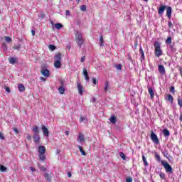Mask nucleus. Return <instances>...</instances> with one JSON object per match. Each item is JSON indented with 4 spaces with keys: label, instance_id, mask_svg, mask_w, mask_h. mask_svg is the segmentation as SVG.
<instances>
[{
    "label": "nucleus",
    "instance_id": "28",
    "mask_svg": "<svg viewBox=\"0 0 182 182\" xmlns=\"http://www.w3.org/2000/svg\"><path fill=\"white\" fill-rule=\"evenodd\" d=\"M44 177H45V178L46 179L47 181L50 182L52 181V179L50 178V176L48 173H46L44 174Z\"/></svg>",
    "mask_w": 182,
    "mask_h": 182
},
{
    "label": "nucleus",
    "instance_id": "2",
    "mask_svg": "<svg viewBox=\"0 0 182 182\" xmlns=\"http://www.w3.org/2000/svg\"><path fill=\"white\" fill-rule=\"evenodd\" d=\"M75 42L79 48H82V45L85 43V39H83V35L82 33L77 31L75 34Z\"/></svg>",
    "mask_w": 182,
    "mask_h": 182
},
{
    "label": "nucleus",
    "instance_id": "1",
    "mask_svg": "<svg viewBox=\"0 0 182 182\" xmlns=\"http://www.w3.org/2000/svg\"><path fill=\"white\" fill-rule=\"evenodd\" d=\"M54 66L57 69L62 66V53H58L54 55Z\"/></svg>",
    "mask_w": 182,
    "mask_h": 182
},
{
    "label": "nucleus",
    "instance_id": "63",
    "mask_svg": "<svg viewBox=\"0 0 182 182\" xmlns=\"http://www.w3.org/2000/svg\"><path fill=\"white\" fill-rule=\"evenodd\" d=\"M68 49L70 50V44L67 46Z\"/></svg>",
    "mask_w": 182,
    "mask_h": 182
},
{
    "label": "nucleus",
    "instance_id": "34",
    "mask_svg": "<svg viewBox=\"0 0 182 182\" xmlns=\"http://www.w3.org/2000/svg\"><path fill=\"white\" fill-rule=\"evenodd\" d=\"M4 40L8 43H11V42H12V38H11V37L9 36H6L4 38Z\"/></svg>",
    "mask_w": 182,
    "mask_h": 182
},
{
    "label": "nucleus",
    "instance_id": "8",
    "mask_svg": "<svg viewBox=\"0 0 182 182\" xmlns=\"http://www.w3.org/2000/svg\"><path fill=\"white\" fill-rule=\"evenodd\" d=\"M41 130L46 137H48V136H49V130L46 127H45V125H41Z\"/></svg>",
    "mask_w": 182,
    "mask_h": 182
},
{
    "label": "nucleus",
    "instance_id": "55",
    "mask_svg": "<svg viewBox=\"0 0 182 182\" xmlns=\"http://www.w3.org/2000/svg\"><path fill=\"white\" fill-rule=\"evenodd\" d=\"M133 181V179L132 178H127V182H132Z\"/></svg>",
    "mask_w": 182,
    "mask_h": 182
},
{
    "label": "nucleus",
    "instance_id": "46",
    "mask_svg": "<svg viewBox=\"0 0 182 182\" xmlns=\"http://www.w3.org/2000/svg\"><path fill=\"white\" fill-rule=\"evenodd\" d=\"M49 49L50 50H55V49H56V46H55L54 45H50Z\"/></svg>",
    "mask_w": 182,
    "mask_h": 182
},
{
    "label": "nucleus",
    "instance_id": "33",
    "mask_svg": "<svg viewBox=\"0 0 182 182\" xmlns=\"http://www.w3.org/2000/svg\"><path fill=\"white\" fill-rule=\"evenodd\" d=\"M80 122L82 123V122H87V118L83 116L80 117Z\"/></svg>",
    "mask_w": 182,
    "mask_h": 182
},
{
    "label": "nucleus",
    "instance_id": "23",
    "mask_svg": "<svg viewBox=\"0 0 182 182\" xmlns=\"http://www.w3.org/2000/svg\"><path fill=\"white\" fill-rule=\"evenodd\" d=\"M78 141H80V143H82V141H85V135H83L82 134H79Z\"/></svg>",
    "mask_w": 182,
    "mask_h": 182
},
{
    "label": "nucleus",
    "instance_id": "22",
    "mask_svg": "<svg viewBox=\"0 0 182 182\" xmlns=\"http://www.w3.org/2000/svg\"><path fill=\"white\" fill-rule=\"evenodd\" d=\"M18 89L21 92H25V85H23V84H19L18 86Z\"/></svg>",
    "mask_w": 182,
    "mask_h": 182
},
{
    "label": "nucleus",
    "instance_id": "21",
    "mask_svg": "<svg viewBox=\"0 0 182 182\" xmlns=\"http://www.w3.org/2000/svg\"><path fill=\"white\" fill-rule=\"evenodd\" d=\"M166 100H168V102H170V103H171V105H173V100H174V98L173 97V95H167Z\"/></svg>",
    "mask_w": 182,
    "mask_h": 182
},
{
    "label": "nucleus",
    "instance_id": "16",
    "mask_svg": "<svg viewBox=\"0 0 182 182\" xmlns=\"http://www.w3.org/2000/svg\"><path fill=\"white\" fill-rule=\"evenodd\" d=\"M148 92L151 96V99H154V91L153 90V88L148 87Z\"/></svg>",
    "mask_w": 182,
    "mask_h": 182
},
{
    "label": "nucleus",
    "instance_id": "17",
    "mask_svg": "<svg viewBox=\"0 0 182 182\" xmlns=\"http://www.w3.org/2000/svg\"><path fill=\"white\" fill-rule=\"evenodd\" d=\"M162 133L164 134V137H168V136H170V131H168L167 128L164 129L162 131Z\"/></svg>",
    "mask_w": 182,
    "mask_h": 182
},
{
    "label": "nucleus",
    "instance_id": "51",
    "mask_svg": "<svg viewBox=\"0 0 182 182\" xmlns=\"http://www.w3.org/2000/svg\"><path fill=\"white\" fill-rule=\"evenodd\" d=\"M27 140H28L29 141L30 140H32V136L29 134H27Z\"/></svg>",
    "mask_w": 182,
    "mask_h": 182
},
{
    "label": "nucleus",
    "instance_id": "9",
    "mask_svg": "<svg viewBox=\"0 0 182 182\" xmlns=\"http://www.w3.org/2000/svg\"><path fill=\"white\" fill-rule=\"evenodd\" d=\"M173 11V9L171 6H166V16L168 19H171V13Z\"/></svg>",
    "mask_w": 182,
    "mask_h": 182
},
{
    "label": "nucleus",
    "instance_id": "10",
    "mask_svg": "<svg viewBox=\"0 0 182 182\" xmlns=\"http://www.w3.org/2000/svg\"><path fill=\"white\" fill-rule=\"evenodd\" d=\"M77 87L79 95H80V96H82L83 95V86H82L79 83V82H77Z\"/></svg>",
    "mask_w": 182,
    "mask_h": 182
},
{
    "label": "nucleus",
    "instance_id": "29",
    "mask_svg": "<svg viewBox=\"0 0 182 182\" xmlns=\"http://www.w3.org/2000/svg\"><path fill=\"white\" fill-rule=\"evenodd\" d=\"M55 28L59 30L60 29V28H63V24L60 23H58L55 25Z\"/></svg>",
    "mask_w": 182,
    "mask_h": 182
},
{
    "label": "nucleus",
    "instance_id": "37",
    "mask_svg": "<svg viewBox=\"0 0 182 182\" xmlns=\"http://www.w3.org/2000/svg\"><path fill=\"white\" fill-rule=\"evenodd\" d=\"M109 81L105 82V92H107L109 90Z\"/></svg>",
    "mask_w": 182,
    "mask_h": 182
},
{
    "label": "nucleus",
    "instance_id": "40",
    "mask_svg": "<svg viewBox=\"0 0 182 182\" xmlns=\"http://www.w3.org/2000/svg\"><path fill=\"white\" fill-rule=\"evenodd\" d=\"M169 92H171V93H176V90H175V87L174 86H171L170 89H169Z\"/></svg>",
    "mask_w": 182,
    "mask_h": 182
},
{
    "label": "nucleus",
    "instance_id": "15",
    "mask_svg": "<svg viewBox=\"0 0 182 182\" xmlns=\"http://www.w3.org/2000/svg\"><path fill=\"white\" fill-rule=\"evenodd\" d=\"M46 151V148L43 146H38V153L39 154H45V152Z\"/></svg>",
    "mask_w": 182,
    "mask_h": 182
},
{
    "label": "nucleus",
    "instance_id": "58",
    "mask_svg": "<svg viewBox=\"0 0 182 182\" xmlns=\"http://www.w3.org/2000/svg\"><path fill=\"white\" fill-rule=\"evenodd\" d=\"M30 170H31V171H36V170L35 169V168L31 166L30 167Z\"/></svg>",
    "mask_w": 182,
    "mask_h": 182
},
{
    "label": "nucleus",
    "instance_id": "50",
    "mask_svg": "<svg viewBox=\"0 0 182 182\" xmlns=\"http://www.w3.org/2000/svg\"><path fill=\"white\" fill-rule=\"evenodd\" d=\"M92 83L94 85H97V80H96L95 77H92Z\"/></svg>",
    "mask_w": 182,
    "mask_h": 182
},
{
    "label": "nucleus",
    "instance_id": "32",
    "mask_svg": "<svg viewBox=\"0 0 182 182\" xmlns=\"http://www.w3.org/2000/svg\"><path fill=\"white\" fill-rule=\"evenodd\" d=\"M78 149L82 154V156H86V152L83 151V148H82L80 146H78Z\"/></svg>",
    "mask_w": 182,
    "mask_h": 182
},
{
    "label": "nucleus",
    "instance_id": "48",
    "mask_svg": "<svg viewBox=\"0 0 182 182\" xmlns=\"http://www.w3.org/2000/svg\"><path fill=\"white\" fill-rule=\"evenodd\" d=\"M0 140H5V136L2 132H0Z\"/></svg>",
    "mask_w": 182,
    "mask_h": 182
},
{
    "label": "nucleus",
    "instance_id": "20",
    "mask_svg": "<svg viewBox=\"0 0 182 182\" xmlns=\"http://www.w3.org/2000/svg\"><path fill=\"white\" fill-rule=\"evenodd\" d=\"M32 132L34 133L33 134H39V127L36 126L33 127Z\"/></svg>",
    "mask_w": 182,
    "mask_h": 182
},
{
    "label": "nucleus",
    "instance_id": "45",
    "mask_svg": "<svg viewBox=\"0 0 182 182\" xmlns=\"http://www.w3.org/2000/svg\"><path fill=\"white\" fill-rule=\"evenodd\" d=\"M178 105L182 107V100L180 97L178 98Z\"/></svg>",
    "mask_w": 182,
    "mask_h": 182
},
{
    "label": "nucleus",
    "instance_id": "56",
    "mask_svg": "<svg viewBox=\"0 0 182 182\" xmlns=\"http://www.w3.org/2000/svg\"><path fill=\"white\" fill-rule=\"evenodd\" d=\"M41 80H42L43 82H46V78L43 77H41Z\"/></svg>",
    "mask_w": 182,
    "mask_h": 182
},
{
    "label": "nucleus",
    "instance_id": "42",
    "mask_svg": "<svg viewBox=\"0 0 182 182\" xmlns=\"http://www.w3.org/2000/svg\"><path fill=\"white\" fill-rule=\"evenodd\" d=\"M155 157H156L157 161H161V158L160 157V155H159V154L156 153Z\"/></svg>",
    "mask_w": 182,
    "mask_h": 182
},
{
    "label": "nucleus",
    "instance_id": "35",
    "mask_svg": "<svg viewBox=\"0 0 182 182\" xmlns=\"http://www.w3.org/2000/svg\"><path fill=\"white\" fill-rule=\"evenodd\" d=\"M109 122L114 124L116 123V117H112L111 118H109Z\"/></svg>",
    "mask_w": 182,
    "mask_h": 182
},
{
    "label": "nucleus",
    "instance_id": "25",
    "mask_svg": "<svg viewBox=\"0 0 182 182\" xmlns=\"http://www.w3.org/2000/svg\"><path fill=\"white\" fill-rule=\"evenodd\" d=\"M142 161L145 167H149V163H147V159H146V156H144V155L142 156Z\"/></svg>",
    "mask_w": 182,
    "mask_h": 182
},
{
    "label": "nucleus",
    "instance_id": "38",
    "mask_svg": "<svg viewBox=\"0 0 182 182\" xmlns=\"http://www.w3.org/2000/svg\"><path fill=\"white\" fill-rule=\"evenodd\" d=\"M119 156L121 157V159H122V160H126V155H124V153L120 152Z\"/></svg>",
    "mask_w": 182,
    "mask_h": 182
},
{
    "label": "nucleus",
    "instance_id": "44",
    "mask_svg": "<svg viewBox=\"0 0 182 182\" xmlns=\"http://www.w3.org/2000/svg\"><path fill=\"white\" fill-rule=\"evenodd\" d=\"M115 68L117 69V70H122V64H117L115 65Z\"/></svg>",
    "mask_w": 182,
    "mask_h": 182
},
{
    "label": "nucleus",
    "instance_id": "30",
    "mask_svg": "<svg viewBox=\"0 0 182 182\" xmlns=\"http://www.w3.org/2000/svg\"><path fill=\"white\" fill-rule=\"evenodd\" d=\"M9 63H10L11 65H15V63H16V58H11L10 60H9Z\"/></svg>",
    "mask_w": 182,
    "mask_h": 182
},
{
    "label": "nucleus",
    "instance_id": "52",
    "mask_svg": "<svg viewBox=\"0 0 182 182\" xmlns=\"http://www.w3.org/2000/svg\"><path fill=\"white\" fill-rule=\"evenodd\" d=\"M65 15H66L67 16H70V11L66 10V11H65Z\"/></svg>",
    "mask_w": 182,
    "mask_h": 182
},
{
    "label": "nucleus",
    "instance_id": "19",
    "mask_svg": "<svg viewBox=\"0 0 182 182\" xmlns=\"http://www.w3.org/2000/svg\"><path fill=\"white\" fill-rule=\"evenodd\" d=\"M174 45H175L174 43H171V44H169V48L171 50V52H173V53L177 50Z\"/></svg>",
    "mask_w": 182,
    "mask_h": 182
},
{
    "label": "nucleus",
    "instance_id": "6",
    "mask_svg": "<svg viewBox=\"0 0 182 182\" xmlns=\"http://www.w3.org/2000/svg\"><path fill=\"white\" fill-rule=\"evenodd\" d=\"M151 139L155 144H159L160 143V140H159V137H157V134L154 133L153 131L151 132Z\"/></svg>",
    "mask_w": 182,
    "mask_h": 182
},
{
    "label": "nucleus",
    "instance_id": "53",
    "mask_svg": "<svg viewBox=\"0 0 182 182\" xmlns=\"http://www.w3.org/2000/svg\"><path fill=\"white\" fill-rule=\"evenodd\" d=\"M39 168L43 171H46V168H45V166H39Z\"/></svg>",
    "mask_w": 182,
    "mask_h": 182
},
{
    "label": "nucleus",
    "instance_id": "27",
    "mask_svg": "<svg viewBox=\"0 0 182 182\" xmlns=\"http://www.w3.org/2000/svg\"><path fill=\"white\" fill-rule=\"evenodd\" d=\"M38 157L41 161H44V160L46 159L45 154H39Z\"/></svg>",
    "mask_w": 182,
    "mask_h": 182
},
{
    "label": "nucleus",
    "instance_id": "54",
    "mask_svg": "<svg viewBox=\"0 0 182 182\" xmlns=\"http://www.w3.org/2000/svg\"><path fill=\"white\" fill-rule=\"evenodd\" d=\"M168 28H171L173 26V23L171 21L168 22Z\"/></svg>",
    "mask_w": 182,
    "mask_h": 182
},
{
    "label": "nucleus",
    "instance_id": "61",
    "mask_svg": "<svg viewBox=\"0 0 182 182\" xmlns=\"http://www.w3.org/2000/svg\"><path fill=\"white\" fill-rule=\"evenodd\" d=\"M85 56H83V57L81 58V60L80 61L81 62H85Z\"/></svg>",
    "mask_w": 182,
    "mask_h": 182
},
{
    "label": "nucleus",
    "instance_id": "14",
    "mask_svg": "<svg viewBox=\"0 0 182 182\" xmlns=\"http://www.w3.org/2000/svg\"><path fill=\"white\" fill-rule=\"evenodd\" d=\"M33 138L34 140V143H36V144H38L41 141V136H39V134H33Z\"/></svg>",
    "mask_w": 182,
    "mask_h": 182
},
{
    "label": "nucleus",
    "instance_id": "31",
    "mask_svg": "<svg viewBox=\"0 0 182 182\" xmlns=\"http://www.w3.org/2000/svg\"><path fill=\"white\" fill-rule=\"evenodd\" d=\"M171 41H172L171 36H169V37H168L167 39L166 40V43L167 45H170V44L173 43L171 42Z\"/></svg>",
    "mask_w": 182,
    "mask_h": 182
},
{
    "label": "nucleus",
    "instance_id": "49",
    "mask_svg": "<svg viewBox=\"0 0 182 182\" xmlns=\"http://www.w3.org/2000/svg\"><path fill=\"white\" fill-rule=\"evenodd\" d=\"M13 130H14V133H16V134H19V130H18V129L14 127Z\"/></svg>",
    "mask_w": 182,
    "mask_h": 182
},
{
    "label": "nucleus",
    "instance_id": "26",
    "mask_svg": "<svg viewBox=\"0 0 182 182\" xmlns=\"http://www.w3.org/2000/svg\"><path fill=\"white\" fill-rule=\"evenodd\" d=\"M7 170H8V168L5 167V166L0 165V171H1V173H6Z\"/></svg>",
    "mask_w": 182,
    "mask_h": 182
},
{
    "label": "nucleus",
    "instance_id": "60",
    "mask_svg": "<svg viewBox=\"0 0 182 182\" xmlns=\"http://www.w3.org/2000/svg\"><path fill=\"white\" fill-rule=\"evenodd\" d=\"M179 120L180 122H182V112H181Z\"/></svg>",
    "mask_w": 182,
    "mask_h": 182
},
{
    "label": "nucleus",
    "instance_id": "47",
    "mask_svg": "<svg viewBox=\"0 0 182 182\" xmlns=\"http://www.w3.org/2000/svg\"><path fill=\"white\" fill-rule=\"evenodd\" d=\"M4 89L7 93H11V89L9 87H4Z\"/></svg>",
    "mask_w": 182,
    "mask_h": 182
},
{
    "label": "nucleus",
    "instance_id": "24",
    "mask_svg": "<svg viewBox=\"0 0 182 182\" xmlns=\"http://www.w3.org/2000/svg\"><path fill=\"white\" fill-rule=\"evenodd\" d=\"M105 46V41L103 40V36L100 35V46Z\"/></svg>",
    "mask_w": 182,
    "mask_h": 182
},
{
    "label": "nucleus",
    "instance_id": "43",
    "mask_svg": "<svg viewBox=\"0 0 182 182\" xmlns=\"http://www.w3.org/2000/svg\"><path fill=\"white\" fill-rule=\"evenodd\" d=\"M80 11H82V12H86V5H82L80 6Z\"/></svg>",
    "mask_w": 182,
    "mask_h": 182
},
{
    "label": "nucleus",
    "instance_id": "5",
    "mask_svg": "<svg viewBox=\"0 0 182 182\" xmlns=\"http://www.w3.org/2000/svg\"><path fill=\"white\" fill-rule=\"evenodd\" d=\"M41 75L45 77H49L50 76V72L45 67H41Z\"/></svg>",
    "mask_w": 182,
    "mask_h": 182
},
{
    "label": "nucleus",
    "instance_id": "4",
    "mask_svg": "<svg viewBox=\"0 0 182 182\" xmlns=\"http://www.w3.org/2000/svg\"><path fill=\"white\" fill-rule=\"evenodd\" d=\"M161 164L164 167L166 171L170 174H173V168L170 166V164L167 161H162Z\"/></svg>",
    "mask_w": 182,
    "mask_h": 182
},
{
    "label": "nucleus",
    "instance_id": "39",
    "mask_svg": "<svg viewBox=\"0 0 182 182\" xmlns=\"http://www.w3.org/2000/svg\"><path fill=\"white\" fill-rule=\"evenodd\" d=\"M163 154H164V157H166V159H168V151L167 150L165 149L163 151Z\"/></svg>",
    "mask_w": 182,
    "mask_h": 182
},
{
    "label": "nucleus",
    "instance_id": "64",
    "mask_svg": "<svg viewBox=\"0 0 182 182\" xmlns=\"http://www.w3.org/2000/svg\"><path fill=\"white\" fill-rule=\"evenodd\" d=\"M92 102H96V98H93Z\"/></svg>",
    "mask_w": 182,
    "mask_h": 182
},
{
    "label": "nucleus",
    "instance_id": "36",
    "mask_svg": "<svg viewBox=\"0 0 182 182\" xmlns=\"http://www.w3.org/2000/svg\"><path fill=\"white\" fill-rule=\"evenodd\" d=\"M159 177H161V178L162 180H165L166 179V174H164V173L160 172L159 173Z\"/></svg>",
    "mask_w": 182,
    "mask_h": 182
},
{
    "label": "nucleus",
    "instance_id": "41",
    "mask_svg": "<svg viewBox=\"0 0 182 182\" xmlns=\"http://www.w3.org/2000/svg\"><path fill=\"white\" fill-rule=\"evenodd\" d=\"M13 48L15 49V50H21V44H18L16 46H14L13 47Z\"/></svg>",
    "mask_w": 182,
    "mask_h": 182
},
{
    "label": "nucleus",
    "instance_id": "11",
    "mask_svg": "<svg viewBox=\"0 0 182 182\" xmlns=\"http://www.w3.org/2000/svg\"><path fill=\"white\" fill-rule=\"evenodd\" d=\"M158 70L161 75H166V68H164V65H159L158 67Z\"/></svg>",
    "mask_w": 182,
    "mask_h": 182
},
{
    "label": "nucleus",
    "instance_id": "59",
    "mask_svg": "<svg viewBox=\"0 0 182 182\" xmlns=\"http://www.w3.org/2000/svg\"><path fill=\"white\" fill-rule=\"evenodd\" d=\"M31 35L32 36H35V30L31 31Z\"/></svg>",
    "mask_w": 182,
    "mask_h": 182
},
{
    "label": "nucleus",
    "instance_id": "7",
    "mask_svg": "<svg viewBox=\"0 0 182 182\" xmlns=\"http://www.w3.org/2000/svg\"><path fill=\"white\" fill-rule=\"evenodd\" d=\"M60 83L61 86L58 88V92L59 93H60V95H63V93H65V87H63V83H65V81L63 80H60Z\"/></svg>",
    "mask_w": 182,
    "mask_h": 182
},
{
    "label": "nucleus",
    "instance_id": "57",
    "mask_svg": "<svg viewBox=\"0 0 182 182\" xmlns=\"http://www.w3.org/2000/svg\"><path fill=\"white\" fill-rule=\"evenodd\" d=\"M68 177H69V178L72 177V173L71 172H68Z\"/></svg>",
    "mask_w": 182,
    "mask_h": 182
},
{
    "label": "nucleus",
    "instance_id": "3",
    "mask_svg": "<svg viewBox=\"0 0 182 182\" xmlns=\"http://www.w3.org/2000/svg\"><path fill=\"white\" fill-rule=\"evenodd\" d=\"M155 55L156 58H160L163 55V50H161V44L159 41H156L154 43Z\"/></svg>",
    "mask_w": 182,
    "mask_h": 182
},
{
    "label": "nucleus",
    "instance_id": "12",
    "mask_svg": "<svg viewBox=\"0 0 182 182\" xmlns=\"http://www.w3.org/2000/svg\"><path fill=\"white\" fill-rule=\"evenodd\" d=\"M167 9V6H161L158 10L159 15H163L164 14V11Z\"/></svg>",
    "mask_w": 182,
    "mask_h": 182
},
{
    "label": "nucleus",
    "instance_id": "13",
    "mask_svg": "<svg viewBox=\"0 0 182 182\" xmlns=\"http://www.w3.org/2000/svg\"><path fill=\"white\" fill-rule=\"evenodd\" d=\"M82 75L85 77V80L89 82V73H87V70H86V68H83Z\"/></svg>",
    "mask_w": 182,
    "mask_h": 182
},
{
    "label": "nucleus",
    "instance_id": "62",
    "mask_svg": "<svg viewBox=\"0 0 182 182\" xmlns=\"http://www.w3.org/2000/svg\"><path fill=\"white\" fill-rule=\"evenodd\" d=\"M69 133H70L69 131H66V132H65V135H66V136H69Z\"/></svg>",
    "mask_w": 182,
    "mask_h": 182
},
{
    "label": "nucleus",
    "instance_id": "18",
    "mask_svg": "<svg viewBox=\"0 0 182 182\" xmlns=\"http://www.w3.org/2000/svg\"><path fill=\"white\" fill-rule=\"evenodd\" d=\"M139 55H141V57H140L141 60H144V51L143 50V48L141 47H140V48H139Z\"/></svg>",
    "mask_w": 182,
    "mask_h": 182
}]
</instances>
